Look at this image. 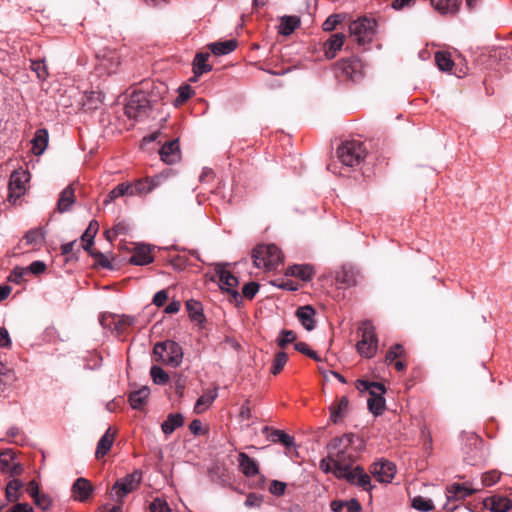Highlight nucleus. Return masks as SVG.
Masks as SVG:
<instances>
[{
	"mask_svg": "<svg viewBox=\"0 0 512 512\" xmlns=\"http://www.w3.org/2000/svg\"><path fill=\"white\" fill-rule=\"evenodd\" d=\"M255 267L266 270L276 269L283 261L281 250L274 244H261L252 251Z\"/></svg>",
	"mask_w": 512,
	"mask_h": 512,
	"instance_id": "nucleus-1",
	"label": "nucleus"
},
{
	"mask_svg": "<svg viewBox=\"0 0 512 512\" xmlns=\"http://www.w3.org/2000/svg\"><path fill=\"white\" fill-rule=\"evenodd\" d=\"M155 361L161 362L166 366L177 368L183 361V349L173 340H166L156 343L153 348Z\"/></svg>",
	"mask_w": 512,
	"mask_h": 512,
	"instance_id": "nucleus-2",
	"label": "nucleus"
},
{
	"mask_svg": "<svg viewBox=\"0 0 512 512\" xmlns=\"http://www.w3.org/2000/svg\"><path fill=\"white\" fill-rule=\"evenodd\" d=\"M337 155L343 165L356 167L365 159L367 150L362 142L350 140L342 143V145L338 147Z\"/></svg>",
	"mask_w": 512,
	"mask_h": 512,
	"instance_id": "nucleus-3",
	"label": "nucleus"
},
{
	"mask_svg": "<svg viewBox=\"0 0 512 512\" xmlns=\"http://www.w3.org/2000/svg\"><path fill=\"white\" fill-rule=\"evenodd\" d=\"M361 339L356 348L359 354L365 358H372L377 352L378 339L375 333V327L371 321L365 320L359 326Z\"/></svg>",
	"mask_w": 512,
	"mask_h": 512,
	"instance_id": "nucleus-4",
	"label": "nucleus"
},
{
	"mask_svg": "<svg viewBox=\"0 0 512 512\" xmlns=\"http://www.w3.org/2000/svg\"><path fill=\"white\" fill-rule=\"evenodd\" d=\"M353 435L345 434L341 437L333 438L328 444L329 460L333 462V472L337 471L340 466L348 465L346 453L348 447L351 445Z\"/></svg>",
	"mask_w": 512,
	"mask_h": 512,
	"instance_id": "nucleus-5",
	"label": "nucleus"
},
{
	"mask_svg": "<svg viewBox=\"0 0 512 512\" xmlns=\"http://www.w3.org/2000/svg\"><path fill=\"white\" fill-rule=\"evenodd\" d=\"M334 475L337 478L347 480L350 484L356 485L366 492H370L373 488L371 477L360 466L355 468H351L349 464L339 466L337 471H334Z\"/></svg>",
	"mask_w": 512,
	"mask_h": 512,
	"instance_id": "nucleus-6",
	"label": "nucleus"
},
{
	"mask_svg": "<svg viewBox=\"0 0 512 512\" xmlns=\"http://www.w3.org/2000/svg\"><path fill=\"white\" fill-rule=\"evenodd\" d=\"M142 481V472L134 470L123 478L118 479L112 487L111 495L117 501H121L129 493L136 490Z\"/></svg>",
	"mask_w": 512,
	"mask_h": 512,
	"instance_id": "nucleus-7",
	"label": "nucleus"
},
{
	"mask_svg": "<svg viewBox=\"0 0 512 512\" xmlns=\"http://www.w3.org/2000/svg\"><path fill=\"white\" fill-rule=\"evenodd\" d=\"M150 109V102L146 95L142 92H134L125 106V114L130 119L139 120L147 117Z\"/></svg>",
	"mask_w": 512,
	"mask_h": 512,
	"instance_id": "nucleus-8",
	"label": "nucleus"
},
{
	"mask_svg": "<svg viewBox=\"0 0 512 512\" xmlns=\"http://www.w3.org/2000/svg\"><path fill=\"white\" fill-rule=\"evenodd\" d=\"M349 31L359 44H365L374 35L375 21L366 17L359 18L350 24Z\"/></svg>",
	"mask_w": 512,
	"mask_h": 512,
	"instance_id": "nucleus-9",
	"label": "nucleus"
},
{
	"mask_svg": "<svg viewBox=\"0 0 512 512\" xmlns=\"http://www.w3.org/2000/svg\"><path fill=\"white\" fill-rule=\"evenodd\" d=\"M29 181V173L26 170H15L9 180V200L14 201L20 198L26 191V184Z\"/></svg>",
	"mask_w": 512,
	"mask_h": 512,
	"instance_id": "nucleus-10",
	"label": "nucleus"
},
{
	"mask_svg": "<svg viewBox=\"0 0 512 512\" xmlns=\"http://www.w3.org/2000/svg\"><path fill=\"white\" fill-rule=\"evenodd\" d=\"M99 68L107 74L115 73L121 63V56L115 49L105 48L97 54Z\"/></svg>",
	"mask_w": 512,
	"mask_h": 512,
	"instance_id": "nucleus-11",
	"label": "nucleus"
},
{
	"mask_svg": "<svg viewBox=\"0 0 512 512\" xmlns=\"http://www.w3.org/2000/svg\"><path fill=\"white\" fill-rule=\"evenodd\" d=\"M371 473L378 482L390 483L395 476L396 466L387 460L377 461L372 465Z\"/></svg>",
	"mask_w": 512,
	"mask_h": 512,
	"instance_id": "nucleus-12",
	"label": "nucleus"
},
{
	"mask_svg": "<svg viewBox=\"0 0 512 512\" xmlns=\"http://www.w3.org/2000/svg\"><path fill=\"white\" fill-rule=\"evenodd\" d=\"M216 274L219 279V286L223 291L230 293L234 298H238L239 292L236 287L239 284L238 278L234 276L231 272L226 270L223 267L218 266L216 268Z\"/></svg>",
	"mask_w": 512,
	"mask_h": 512,
	"instance_id": "nucleus-13",
	"label": "nucleus"
},
{
	"mask_svg": "<svg viewBox=\"0 0 512 512\" xmlns=\"http://www.w3.org/2000/svg\"><path fill=\"white\" fill-rule=\"evenodd\" d=\"M360 277V271L356 267L344 265L336 272L335 280L345 288H349L356 286Z\"/></svg>",
	"mask_w": 512,
	"mask_h": 512,
	"instance_id": "nucleus-14",
	"label": "nucleus"
},
{
	"mask_svg": "<svg viewBox=\"0 0 512 512\" xmlns=\"http://www.w3.org/2000/svg\"><path fill=\"white\" fill-rule=\"evenodd\" d=\"M160 158L166 164H174L181 158L180 147L177 140L166 142L159 151Z\"/></svg>",
	"mask_w": 512,
	"mask_h": 512,
	"instance_id": "nucleus-15",
	"label": "nucleus"
},
{
	"mask_svg": "<svg viewBox=\"0 0 512 512\" xmlns=\"http://www.w3.org/2000/svg\"><path fill=\"white\" fill-rule=\"evenodd\" d=\"M153 261L154 257L151 254V248L149 245L145 244L137 245L129 259V263L136 266L148 265Z\"/></svg>",
	"mask_w": 512,
	"mask_h": 512,
	"instance_id": "nucleus-16",
	"label": "nucleus"
},
{
	"mask_svg": "<svg viewBox=\"0 0 512 512\" xmlns=\"http://www.w3.org/2000/svg\"><path fill=\"white\" fill-rule=\"evenodd\" d=\"M72 496L75 500L84 502L93 492V486L86 478H78L72 485Z\"/></svg>",
	"mask_w": 512,
	"mask_h": 512,
	"instance_id": "nucleus-17",
	"label": "nucleus"
},
{
	"mask_svg": "<svg viewBox=\"0 0 512 512\" xmlns=\"http://www.w3.org/2000/svg\"><path fill=\"white\" fill-rule=\"evenodd\" d=\"M477 492V489L469 487L465 483H454L447 487L446 497L448 500H463Z\"/></svg>",
	"mask_w": 512,
	"mask_h": 512,
	"instance_id": "nucleus-18",
	"label": "nucleus"
},
{
	"mask_svg": "<svg viewBox=\"0 0 512 512\" xmlns=\"http://www.w3.org/2000/svg\"><path fill=\"white\" fill-rule=\"evenodd\" d=\"M433 8L441 15H456L462 0H430Z\"/></svg>",
	"mask_w": 512,
	"mask_h": 512,
	"instance_id": "nucleus-19",
	"label": "nucleus"
},
{
	"mask_svg": "<svg viewBox=\"0 0 512 512\" xmlns=\"http://www.w3.org/2000/svg\"><path fill=\"white\" fill-rule=\"evenodd\" d=\"M483 505L492 512H507L512 507V501L503 496H490L484 499Z\"/></svg>",
	"mask_w": 512,
	"mask_h": 512,
	"instance_id": "nucleus-20",
	"label": "nucleus"
},
{
	"mask_svg": "<svg viewBox=\"0 0 512 512\" xmlns=\"http://www.w3.org/2000/svg\"><path fill=\"white\" fill-rule=\"evenodd\" d=\"M296 315L306 330L311 331L315 328V310L312 306L306 305L299 307L296 311Z\"/></svg>",
	"mask_w": 512,
	"mask_h": 512,
	"instance_id": "nucleus-21",
	"label": "nucleus"
},
{
	"mask_svg": "<svg viewBox=\"0 0 512 512\" xmlns=\"http://www.w3.org/2000/svg\"><path fill=\"white\" fill-rule=\"evenodd\" d=\"M74 203L75 191L73 187L70 185L61 191L57 202V210L59 213L67 212L70 210Z\"/></svg>",
	"mask_w": 512,
	"mask_h": 512,
	"instance_id": "nucleus-22",
	"label": "nucleus"
},
{
	"mask_svg": "<svg viewBox=\"0 0 512 512\" xmlns=\"http://www.w3.org/2000/svg\"><path fill=\"white\" fill-rule=\"evenodd\" d=\"M49 135L48 131L44 128L36 130L32 143V151L35 155L43 154L48 146Z\"/></svg>",
	"mask_w": 512,
	"mask_h": 512,
	"instance_id": "nucleus-23",
	"label": "nucleus"
},
{
	"mask_svg": "<svg viewBox=\"0 0 512 512\" xmlns=\"http://www.w3.org/2000/svg\"><path fill=\"white\" fill-rule=\"evenodd\" d=\"M238 462L240 470L245 476L253 477L258 474L259 469L256 461L249 457L246 453H239Z\"/></svg>",
	"mask_w": 512,
	"mask_h": 512,
	"instance_id": "nucleus-24",
	"label": "nucleus"
},
{
	"mask_svg": "<svg viewBox=\"0 0 512 512\" xmlns=\"http://www.w3.org/2000/svg\"><path fill=\"white\" fill-rule=\"evenodd\" d=\"M345 35L343 33L333 34L325 43V55L333 59L336 53L341 50L344 44Z\"/></svg>",
	"mask_w": 512,
	"mask_h": 512,
	"instance_id": "nucleus-25",
	"label": "nucleus"
},
{
	"mask_svg": "<svg viewBox=\"0 0 512 512\" xmlns=\"http://www.w3.org/2000/svg\"><path fill=\"white\" fill-rule=\"evenodd\" d=\"M209 52H199L193 60V72L196 77L212 70V65L208 63Z\"/></svg>",
	"mask_w": 512,
	"mask_h": 512,
	"instance_id": "nucleus-26",
	"label": "nucleus"
},
{
	"mask_svg": "<svg viewBox=\"0 0 512 512\" xmlns=\"http://www.w3.org/2000/svg\"><path fill=\"white\" fill-rule=\"evenodd\" d=\"M286 275L300 278L303 281H310L314 276V269L308 264L292 265L287 269Z\"/></svg>",
	"mask_w": 512,
	"mask_h": 512,
	"instance_id": "nucleus-27",
	"label": "nucleus"
},
{
	"mask_svg": "<svg viewBox=\"0 0 512 512\" xmlns=\"http://www.w3.org/2000/svg\"><path fill=\"white\" fill-rule=\"evenodd\" d=\"M150 394V390L147 386H143L142 388L132 391L129 394V403L133 409L140 410L145 405Z\"/></svg>",
	"mask_w": 512,
	"mask_h": 512,
	"instance_id": "nucleus-28",
	"label": "nucleus"
},
{
	"mask_svg": "<svg viewBox=\"0 0 512 512\" xmlns=\"http://www.w3.org/2000/svg\"><path fill=\"white\" fill-rule=\"evenodd\" d=\"M114 442V433L111 432V428H108L104 435L100 438L97 443L95 456L97 459L105 456L111 449Z\"/></svg>",
	"mask_w": 512,
	"mask_h": 512,
	"instance_id": "nucleus-29",
	"label": "nucleus"
},
{
	"mask_svg": "<svg viewBox=\"0 0 512 512\" xmlns=\"http://www.w3.org/2000/svg\"><path fill=\"white\" fill-rule=\"evenodd\" d=\"M184 424V417L180 413H171L167 416V419L161 424L162 432L165 435L172 434L175 429L181 427Z\"/></svg>",
	"mask_w": 512,
	"mask_h": 512,
	"instance_id": "nucleus-30",
	"label": "nucleus"
},
{
	"mask_svg": "<svg viewBox=\"0 0 512 512\" xmlns=\"http://www.w3.org/2000/svg\"><path fill=\"white\" fill-rule=\"evenodd\" d=\"M208 47L214 55H227L236 49L237 41L235 39H230L222 42H214L209 44Z\"/></svg>",
	"mask_w": 512,
	"mask_h": 512,
	"instance_id": "nucleus-31",
	"label": "nucleus"
},
{
	"mask_svg": "<svg viewBox=\"0 0 512 512\" xmlns=\"http://www.w3.org/2000/svg\"><path fill=\"white\" fill-rule=\"evenodd\" d=\"M99 224L96 220H92L84 233L81 236V239L85 244L83 245V249L87 251L89 254L93 252L92 245L94 243V238L98 232Z\"/></svg>",
	"mask_w": 512,
	"mask_h": 512,
	"instance_id": "nucleus-32",
	"label": "nucleus"
},
{
	"mask_svg": "<svg viewBox=\"0 0 512 512\" xmlns=\"http://www.w3.org/2000/svg\"><path fill=\"white\" fill-rule=\"evenodd\" d=\"M339 68L349 78L355 80L361 68V62L357 58L342 60L338 63Z\"/></svg>",
	"mask_w": 512,
	"mask_h": 512,
	"instance_id": "nucleus-33",
	"label": "nucleus"
},
{
	"mask_svg": "<svg viewBox=\"0 0 512 512\" xmlns=\"http://www.w3.org/2000/svg\"><path fill=\"white\" fill-rule=\"evenodd\" d=\"M300 26V18L297 16H283L279 25V33L284 36L292 34Z\"/></svg>",
	"mask_w": 512,
	"mask_h": 512,
	"instance_id": "nucleus-34",
	"label": "nucleus"
},
{
	"mask_svg": "<svg viewBox=\"0 0 512 512\" xmlns=\"http://www.w3.org/2000/svg\"><path fill=\"white\" fill-rule=\"evenodd\" d=\"M126 195H133L132 184L120 183L109 192L106 199L104 200V205H108L118 197Z\"/></svg>",
	"mask_w": 512,
	"mask_h": 512,
	"instance_id": "nucleus-35",
	"label": "nucleus"
},
{
	"mask_svg": "<svg viewBox=\"0 0 512 512\" xmlns=\"http://www.w3.org/2000/svg\"><path fill=\"white\" fill-rule=\"evenodd\" d=\"M186 309H187L188 315L192 321L197 322L199 324H201L204 321L205 317H204L203 308H202V305L200 304V302L193 300V299L188 300L186 302Z\"/></svg>",
	"mask_w": 512,
	"mask_h": 512,
	"instance_id": "nucleus-36",
	"label": "nucleus"
},
{
	"mask_svg": "<svg viewBox=\"0 0 512 512\" xmlns=\"http://www.w3.org/2000/svg\"><path fill=\"white\" fill-rule=\"evenodd\" d=\"M217 396L216 389L201 395L195 403L194 411L197 414L203 413L215 401Z\"/></svg>",
	"mask_w": 512,
	"mask_h": 512,
	"instance_id": "nucleus-37",
	"label": "nucleus"
},
{
	"mask_svg": "<svg viewBox=\"0 0 512 512\" xmlns=\"http://www.w3.org/2000/svg\"><path fill=\"white\" fill-rule=\"evenodd\" d=\"M268 439L273 443H281L286 448H291L295 446L294 437L290 436L283 430H272L268 435Z\"/></svg>",
	"mask_w": 512,
	"mask_h": 512,
	"instance_id": "nucleus-38",
	"label": "nucleus"
},
{
	"mask_svg": "<svg viewBox=\"0 0 512 512\" xmlns=\"http://www.w3.org/2000/svg\"><path fill=\"white\" fill-rule=\"evenodd\" d=\"M349 400L346 396H342L337 405L331 408L330 419L333 423H338L340 418L345 414L348 409Z\"/></svg>",
	"mask_w": 512,
	"mask_h": 512,
	"instance_id": "nucleus-39",
	"label": "nucleus"
},
{
	"mask_svg": "<svg viewBox=\"0 0 512 512\" xmlns=\"http://www.w3.org/2000/svg\"><path fill=\"white\" fill-rule=\"evenodd\" d=\"M24 239L29 245H41L45 240V231L42 228H33L25 234Z\"/></svg>",
	"mask_w": 512,
	"mask_h": 512,
	"instance_id": "nucleus-40",
	"label": "nucleus"
},
{
	"mask_svg": "<svg viewBox=\"0 0 512 512\" xmlns=\"http://www.w3.org/2000/svg\"><path fill=\"white\" fill-rule=\"evenodd\" d=\"M23 483L18 479H12L6 485V497L9 502H16L19 499V490L22 488Z\"/></svg>",
	"mask_w": 512,
	"mask_h": 512,
	"instance_id": "nucleus-41",
	"label": "nucleus"
},
{
	"mask_svg": "<svg viewBox=\"0 0 512 512\" xmlns=\"http://www.w3.org/2000/svg\"><path fill=\"white\" fill-rule=\"evenodd\" d=\"M435 62L441 71H450L454 62L449 53L438 51L435 53Z\"/></svg>",
	"mask_w": 512,
	"mask_h": 512,
	"instance_id": "nucleus-42",
	"label": "nucleus"
},
{
	"mask_svg": "<svg viewBox=\"0 0 512 512\" xmlns=\"http://www.w3.org/2000/svg\"><path fill=\"white\" fill-rule=\"evenodd\" d=\"M30 68L36 73L37 78L40 81H44L48 78V68L44 59L31 60Z\"/></svg>",
	"mask_w": 512,
	"mask_h": 512,
	"instance_id": "nucleus-43",
	"label": "nucleus"
},
{
	"mask_svg": "<svg viewBox=\"0 0 512 512\" xmlns=\"http://www.w3.org/2000/svg\"><path fill=\"white\" fill-rule=\"evenodd\" d=\"M150 375L153 382L157 385H165L169 381V375L157 365H153L150 369Z\"/></svg>",
	"mask_w": 512,
	"mask_h": 512,
	"instance_id": "nucleus-44",
	"label": "nucleus"
},
{
	"mask_svg": "<svg viewBox=\"0 0 512 512\" xmlns=\"http://www.w3.org/2000/svg\"><path fill=\"white\" fill-rule=\"evenodd\" d=\"M412 507L420 512H429L434 509L432 500L422 496H416L412 499Z\"/></svg>",
	"mask_w": 512,
	"mask_h": 512,
	"instance_id": "nucleus-45",
	"label": "nucleus"
},
{
	"mask_svg": "<svg viewBox=\"0 0 512 512\" xmlns=\"http://www.w3.org/2000/svg\"><path fill=\"white\" fill-rule=\"evenodd\" d=\"M367 405L374 415L379 416L384 412L385 409V399L384 397H370L367 400Z\"/></svg>",
	"mask_w": 512,
	"mask_h": 512,
	"instance_id": "nucleus-46",
	"label": "nucleus"
},
{
	"mask_svg": "<svg viewBox=\"0 0 512 512\" xmlns=\"http://www.w3.org/2000/svg\"><path fill=\"white\" fill-rule=\"evenodd\" d=\"M171 174V170L167 169L152 177H147L149 186H151V192L156 188L160 187L171 176Z\"/></svg>",
	"mask_w": 512,
	"mask_h": 512,
	"instance_id": "nucleus-47",
	"label": "nucleus"
},
{
	"mask_svg": "<svg viewBox=\"0 0 512 512\" xmlns=\"http://www.w3.org/2000/svg\"><path fill=\"white\" fill-rule=\"evenodd\" d=\"M287 360H288V357H287V354L285 352H283V351L277 352L275 354V357H274V360H273V365H272V368H271V373L273 375H278L282 371L284 366L286 365Z\"/></svg>",
	"mask_w": 512,
	"mask_h": 512,
	"instance_id": "nucleus-48",
	"label": "nucleus"
},
{
	"mask_svg": "<svg viewBox=\"0 0 512 512\" xmlns=\"http://www.w3.org/2000/svg\"><path fill=\"white\" fill-rule=\"evenodd\" d=\"M133 195H147L151 193V186L147 181V177L138 179L132 184Z\"/></svg>",
	"mask_w": 512,
	"mask_h": 512,
	"instance_id": "nucleus-49",
	"label": "nucleus"
},
{
	"mask_svg": "<svg viewBox=\"0 0 512 512\" xmlns=\"http://www.w3.org/2000/svg\"><path fill=\"white\" fill-rule=\"evenodd\" d=\"M14 379L13 371L5 364L0 362V390H3L7 384Z\"/></svg>",
	"mask_w": 512,
	"mask_h": 512,
	"instance_id": "nucleus-50",
	"label": "nucleus"
},
{
	"mask_svg": "<svg viewBox=\"0 0 512 512\" xmlns=\"http://www.w3.org/2000/svg\"><path fill=\"white\" fill-rule=\"evenodd\" d=\"M297 336L296 333L292 330H282L280 332V336L277 340V344L280 348H285L288 344L294 342Z\"/></svg>",
	"mask_w": 512,
	"mask_h": 512,
	"instance_id": "nucleus-51",
	"label": "nucleus"
},
{
	"mask_svg": "<svg viewBox=\"0 0 512 512\" xmlns=\"http://www.w3.org/2000/svg\"><path fill=\"white\" fill-rule=\"evenodd\" d=\"M403 354H404L403 346L401 344H395V345L391 346L390 349L388 350L386 357H385V362L387 364H391V363H393V361L396 358L402 357Z\"/></svg>",
	"mask_w": 512,
	"mask_h": 512,
	"instance_id": "nucleus-52",
	"label": "nucleus"
},
{
	"mask_svg": "<svg viewBox=\"0 0 512 512\" xmlns=\"http://www.w3.org/2000/svg\"><path fill=\"white\" fill-rule=\"evenodd\" d=\"M343 20V16L340 14H332L330 15L322 24V28L326 32L333 31L336 26L341 23Z\"/></svg>",
	"mask_w": 512,
	"mask_h": 512,
	"instance_id": "nucleus-53",
	"label": "nucleus"
},
{
	"mask_svg": "<svg viewBox=\"0 0 512 512\" xmlns=\"http://www.w3.org/2000/svg\"><path fill=\"white\" fill-rule=\"evenodd\" d=\"M193 94V89L190 85H182L178 88V97L176 99V104H183L186 102Z\"/></svg>",
	"mask_w": 512,
	"mask_h": 512,
	"instance_id": "nucleus-54",
	"label": "nucleus"
},
{
	"mask_svg": "<svg viewBox=\"0 0 512 512\" xmlns=\"http://www.w3.org/2000/svg\"><path fill=\"white\" fill-rule=\"evenodd\" d=\"M259 284L256 282L246 283L242 288V294L247 299H253L259 291Z\"/></svg>",
	"mask_w": 512,
	"mask_h": 512,
	"instance_id": "nucleus-55",
	"label": "nucleus"
},
{
	"mask_svg": "<svg viewBox=\"0 0 512 512\" xmlns=\"http://www.w3.org/2000/svg\"><path fill=\"white\" fill-rule=\"evenodd\" d=\"M27 274H28L27 273V269L25 267H16L11 272L8 280L10 282H14V283L20 284L23 281L24 276L27 275Z\"/></svg>",
	"mask_w": 512,
	"mask_h": 512,
	"instance_id": "nucleus-56",
	"label": "nucleus"
},
{
	"mask_svg": "<svg viewBox=\"0 0 512 512\" xmlns=\"http://www.w3.org/2000/svg\"><path fill=\"white\" fill-rule=\"evenodd\" d=\"M34 502L43 511L49 510L52 505V499L46 494H40L34 499Z\"/></svg>",
	"mask_w": 512,
	"mask_h": 512,
	"instance_id": "nucleus-57",
	"label": "nucleus"
},
{
	"mask_svg": "<svg viewBox=\"0 0 512 512\" xmlns=\"http://www.w3.org/2000/svg\"><path fill=\"white\" fill-rule=\"evenodd\" d=\"M500 479V475L496 471H490L482 475V485L490 487L497 483Z\"/></svg>",
	"mask_w": 512,
	"mask_h": 512,
	"instance_id": "nucleus-58",
	"label": "nucleus"
},
{
	"mask_svg": "<svg viewBox=\"0 0 512 512\" xmlns=\"http://www.w3.org/2000/svg\"><path fill=\"white\" fill-rule=\"evenodd\" d=\"M14 455L11 452H4L0 454V470L4 473L11 467Z\"/></svg>",
	"mask_w": 512,
	"mask_h": 512,
	"instance_id": "nucleus-59",
	"label": "nucleus"
},
{
	"mask_svg": "<svg viewBox=\"0 0 512 512\" xmlns=\"http://www.w3.org/2000/svg\"><path fill=\"white\" fill-rule=\"evenodd\" d=\"M46 264L43 261L36 260L33 261L29 266L25 267L27 269V273H32L35 275H39L45 272Z\"/></svg>",
	"mask_w": 512,
	"mask_h": 512,
	"instance_id": "nucleus-60",
	"label": "nucleus"
},
{
	"mask_svg": "<svg viewBox=\"0 0 512 512\" xmlns=\"http://www.w3.org/2000/svg\"><path fill=\"white\" fill-rule=\"evenodd\" d=\"M286 490V483L278 480H273L270 483L269 491L275 496H282Z\"/></svg>",
	"mask_w": 512,
	"mask_h": 512,
	"instance_id": "nucleus-61",
	"label": "nucleus"
},
{
	"mask_svg": "<svg viewBox=\"0 0 512 512\" xmlns=\"http://www.w3.org/2000/svg\"><path fill=\"white\" fill-rule=\"evenodd\" d=\"M150 511L151 512H171L168 504L166 501L156 498L151 504H150Z\"/></svg>",
	"mask_w": 512,
	"mask_h": 512,
	"instance_id": "nucleus-62",
	"label": "nucleus"
},
{
	"mask_svg": "<svg viewBox=\"0 0 512 512\" xmlns=\"http://www.w3.org/2000/svg\"><path fill=\"white\" fill-rule=\"evenodd\" d=\"M386 392L385 386L380 382H373L369 389L370 397H383Z\"/></svg>",
	"mask_w": 512,
	"mask_h": 512,
	"instance_id": "nucleus-63",
	"label": "nucleus"
},
{
	"mask_svg": "<svg viewBox=\"0 0 512 512\" xmlns=\"http://www.w3.org/2000/svg\"><path fill=\"white\" fill-rule=\"evenodd\" d=\"M90 255L92 257H94L98 264L103 267V268H106V269H111L112 268V265L109 261V259L101 252H90Z\"/></svg>",
	"mask_w": 512,
	"mask_h": 512,
	"instance_id": "nucleus-64",
	"label": "nucleus"
}]
</instances>
